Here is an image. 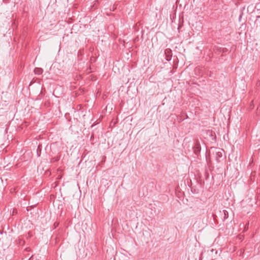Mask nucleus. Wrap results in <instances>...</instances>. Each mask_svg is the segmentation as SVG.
I'll return each instance as SVG.
<instances>
[{"label":"nucleus","instance_id":"nucleus-5","mask_svg":"<svg viewBox=\"0 0 260 260\" xmlns=\"http://www.w3.org/2000/svg\"><path fill=\"white\" fill-rule=\"evenodd\" d=\"M171 52V50L170 49H167L165 50V53H169L170 52Z\"/></svg>","mask_w":260,"mask_h":260},{"label":"nucleus","instance_id":"nucleus-2","mask_svg":"<svg viewBox=\"0 0 260 260\" xmlns=\"http://www.w3.org/2000/svg\"><path fill=\"white\" fill-rule=\"evenodd\" d=\"M193 149L194 153L198 155L201 151V147L199 141H196L193 146Z\"/></svg>","mask_w":260,"mask_h":260},{"label":"nucleus","instance_id":"nucleus-3","mask_svg":"<svg viewBox=\"0 0 260 260\" xmlns=\"http://www.w3.org/2000/svg\"><path fill=\"white\" fill-rule=\"evenodd\" d=\"M43 70L41 68H36L34 70V73L37 75H41L43 73Z\"/></svg>","mask_w":260,"mask_h":260},{"label":"nucleus","instance_id":"nucleus-6","mask_svg":"<svg viewBox=\"0 0 260 260\" xmlns=\"http://www.w3.org/2000/svg\"><path fill=\"white\" fill-rule=\"evenodd\" d=\"M225 212H227L226 211H224V215H225L224 218H226V214Z\"/></svg>","mask_w":260,"mask_h":260},{"label":"nucleus","instance_id":"nucleus-1","mask_svg":"<svg viewBox=\"0 0 260 260\" xmlns=\"http://www.w3.org/2000/svg\"><path fill=\"white\" fill-rule=\"evenodd\" d=\"M210 155L215 157L217 162H220L223 159L224 151L219 148H211L209 151Z\"/></svg>","mask_w":260,"mask_h":260},{"label":"nucleus","instance_id":"nucleus-4","mask_svg":"<svg viewBox=\"0 0 260 260\" xmlns=\"http://www.w3.org/2000/svg\"><path fill=\"white\" fill-rule=\"evenodd\" d=\"M41 145H39L38 147V148H37V154L39 156H40V154H41Z\"/></svg>","mask_w":260,"mask_h":260}]
</instances>
